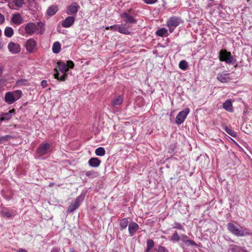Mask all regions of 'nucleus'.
Listing matches in <instances>:
<instances>
[{
  "label": "nucleus",
  "instance_id": "f03ea898",
  "mask_svg": "<svg viewBox=\"0 0 252 252\" xmlns=\"http://www.w3.org/2000/svg\"><path fill=\"white\" fill-rule=\"evenodd\" d=\"M44 24L41 22L34 23H28L25 27V31L27 33L32 35L34 33L42 34L44 32Z\"/></svg>",
  "mask_w": 252,
  "mask_h": 252
},
{
  "label": "nucleus",
  "instance_id": "412c9836",
  "mask_svg": "<svg viewBox=\"0 0 252 252\" xmlns=\"http://www.w3.org/2000/svg\"><path fill=\"white\" fill-rule=\"evenodd\" d=\"M101 163L100 160L96 158H91L88 162L89 165L93 167H97L99 166Z\"/></svg>",
  "mask_w": 252,
  "mask_h": 252
},
{
  "label": "nucleus",
  "instance_id": "473e14b6",
  "mask_svg": "<svg viewBox=\"0 0 252 252\" xmlns=\"http://www.w3.org/2000/svg\"><path fill=\"white\" fill-rule=\"evenodd\" d=\"M231 251L232 252H244L246 251L244 250L240 247L234 246L232 248Z\"/></svg>",
  "mask_w": 252,
  "mask_h": 252
},
{
  "label": "nucleus",
  "instance_id": "6ab92c4d",
  "mask_svg": "<svg viewBox=\"0 0 252 252\" xmlns=\"http://www.w3.org/2000/svg\"><path fill=\"white\" fill-rule=\"evenodd\" d=\"M139 226L135 222H131L128 225V231L130 236H133L138 229Z\"/></svg>",
  "mask_w": 252,
  "mask_h": 252
},
{
  "label": "nucleus",
  "instance_id": "a211bd4d",
  "mask_svg": "<svg viewBox=\"0 0 252 252\" xmlns=\"http://www.w3.org/2000/svg\"><path fill=\"white\" fill-rule=\"evenodd\" d=\"M15 114L14 109L9 110L8 112L4 113L0 115V121H7L11 119L12 115Z\"/></svg>",
  "mask_w": 252,
  "mask_h": 252
},
{
  "label": "nucleus",
  "instance_id": "2eb2a0df",
  "mask_svg": "<svg viewBox=\"0 0 252 252\" xmlns=\"http://www.w3.org/2000/svg\"><path fill=\"white\" fill-rule=\"evenodd\" d=\"M11 21L14 25H19L23 23L24 20L20 14L16 13L12 15Z\"/></svg>",
  "mask_w": 252,
  "mask_h": 252
},
{
  "label": "nucleus",
  "instance_id": "1a4fd4ad",
  "mask_svg": "<svg viewBox=\"0 0 252 252\" xmlns=\"http://www.w3.org/2000/svg\"><path fill=\"white\" fill-rule=\"evenodd\" d=\"M190 110L189 108H186L183 111L180 112L176 117V123L180 125L184 123L189 113Z\"/></svg>",
  "mask_w": 252,
  "mask_h": 252
},
{
  "label": "nucleus",
  "instance_id": "393cba45",
  "mask_svg": "<svg viewBox=\"0 0 252 252\" xmlns=\"http://www.w3.org/2000/svg\"><path fill=\"white\" fill-rule=\"evenodd\" d=\"M61 49V45L59 42H55L52 46V50L53 53L57 54L60 52Z\"/></svg>",
  "mask_w": 252,
  "mask_h": 252
},
{
  "label": "nucleus",
  "instance_id": "09e8293b",
  "mask_svg": "<svg viewBox=\"0 0 252 252\" xmlns=\"http://www.w3.org/2000/svg\"><path fill=\"white\" fill-rule=\"evenodd\" d=\"M18 252H28L27 251L24 249H20L19 250Z\"/></svg>",
  "mask_w": 252,
  "mask_h": 252
},
{
  "label": "nucleus",
  "instance_id": "5701e85b",
  "mask_svg": "<svg viewBox=\"0 0 252 252\" xmlns=\"http://www.w3.org/2000/svg\"><path fill=\"white\" fill-rule=\"evenodd\" d=\"M58 11V7L56 5H52L50 6L47 10V14L48 15L52 16L56 14Z\"/></svg>",
  "mask_w": 252,
  "mask_h": 252
},
{
  "label": "nucleus",
  "instance_id": "423d86ee",
  "mask_svg": "<svg viewBox=\"0 0 252 252\" xmlns=\"http://www.w3.org/2000/svg\"><path fill=\"white\" fill-rule=\"evenodd\" d=\"M182 23V21L180 18L172 16L168 19L166 26L169 28V32L172 33L175 29Z\"/></svg>",
  "mask_w": 252,
  "mask_h": 252
},
{
  "label": "nucleus",
  "instance_id": "603ef678",
  "mask_svg": "<svg viewBox=\"0 0 252 252\" xmlns=\"http://www.w3.org/2000/svg\"><path fill=\"white\" fill-rule=\"evenodd\" d=\"M2 71H3L2 67L0 66V74L2 73Z\"/></svg>",
  "mask_w": 252,
  "mask_h": 252
},
{
  "label": "nucleus",
  "instance_id": "a19ab883",
  "mask_svg": "<svg viewBox=\"0 0 252 252\" xmlns=\"http://www.w3.org/2000/svg\"><path fill=\"white\" fill-rule=\"evenodd\" d=\"M186 243L188 244L189 245H191V246H197L195 242L191 240H187Z\"/></svg>",
  "mask_w": 252,
  "mask_h": 252
},
{
  "label": "nucleus",
  "instance_id": "dca6fc26",
  "mask_svg": "<svg viewBox=\"0 0 252 252\" xmlns=\"http://www.w3.org/2000/svg\"><path fill=\"white\" fill-rule=\"evenodd\" d=\"M75 18L73 16H68L63 21L62 25L63 27L68 28L70 27L74 23Z\"/></svg>",
  "mask_w": 252,
  "mask_h": 252
},
{
  "label": "nucleus",
  "instance_id": "9b49d317",
  "mask_svg": "<svg viewBox=\"0 0 252 252\" xmlns=\"http://www.w3.org/2000/svg\"><path fill=\"white\" fill-rule=\"evenodd\" d=\"M9 51L12 54H19L21 52V46L19 44L10 42L7 46Z\"/></svg>",
  "mask_w": 252,
  "mask_h": 252
},
{
  "label": "nucleus",
  "instance_id": "c756f323",
  "mask_svg": "<svg viewBox=\"0 0 252 252\" xmlns=\"http://www.w3.org/2000/svg\"><path fill=\"white\" fill-rule=\"evenodd\" d=\"M128 223V221L127 219L125 218L121 220L120 226L122 229H124L126 227Z\"/></svg>",
  "mask_w": 252,
  "mask_h": 252
},
{
  "label": "nucleus",
  "instance_id": "6e6552de",
  "mask_svg": "<svg viewBox=\"0 0 252 252\" xmlns=\"http://www.w3.org/2000/svg\"><path fill=\"white\" fill-rule=\"evenodd\" d=\"M25 48L29 53H34L37 49V43L33 38H30L27 40L25 43Z\"/></svg>",
  "mask_w": 252,
  "mask_h": 252
},
{
  "label": "nucleus",
  "instance_id": "2f4dec72",
  "mask_svg": "<svg viewBox=\"0 0 252 252\" xmlns=\"http://www.w3.org/2000/svg\"><path fill=\"white\" fill-rule=\"evenodd\" d=\"M27 83V80L24 79H20L16 82V86L17 87H21L26 85Z\"/></svg>",
  "mask_w": 252,
  "mask_h": 252
},
{
  "label": "nucleus",
  "instance_id": "20e7f679",
  "mask_svg": "<svg viewBox=\"0 0 252 252\" xmlns=\"http://www.w3.org/2000/svg\"><path fill=\"white\" fill-rule=\"evenodd\" d=\"M22 92L20 90L7 92L5 94L4 99L8 104H12L22 96Z\"/></svg>",
  "mask_w": 252,
  "mask_h": 252
},
{
  "label": "nucleus",
  "instance_id": "7c9ffc66",
  "mask_svg": "<svg viewBox=\"0 0 252 252\" xmlns=\"http://www.w3.org/2000/svg\"><path fill=\"white\" fill-rule=\"evenodd\" d=\"M188 64L187 62L185 60L180 61L179 64V66L180 68L183 70H186L188 67Z\"/></svg>",
  "mask_w": 252,
  "mask_h": 252
},
{
  "label": "nucleus",
  "instance_id": "cd10ccee",
  "mask_svg": "<svg viewBox=\"0 0 252 252\" xmlns=\"http://www.w3.org/2000/svg\"><path fill=\"white\" fill-rule=\"evenodd\" d=\"M123 101V99L121 95H119L112 101V104L113 106L120 105Z\"/></svg>",
  "mask_w": 252,
  "mask_h": 252
},
{
  "label": "nucleus",
  "instance_id": "58836bf2",
  "mask_svg": "<svg viewBox=\"0 0 252 252\" xmlns=\"http://www.w3.org/2000/svg\"><path fill=\"white\" fill-rule=\"evenodd\" d=\"M144 2L148 4H152L158 1V0H143Z\"/></svg>",
  "mask_w": 252,
  "mask_h": 252
},
{
  "label": "nucleus",
  "instance_id": "aec40b11",
  "mask_svg": "<svg viewBox=\"0 0 252 252\" xmlns=\"http://www.w3.org/2000/svg\"><path fill=\"white\" fill-rule=\"evenodd\" d=\"M222 107L225 110L229 112H233V108L232 106V101L230 99H227L226 100L222 105Z\"/></svg>",
  "mask_w": 252,
  "mask_h": 252
},
{
  "label": "nucleus",
  "instance_id": "5fc2aeb1",
  "mask_svg": "<svg viewBox=\"0 0 252 252\" xmlns=\"http://www.w3.org/2000/svg\"><path fill=\"white\" fill-rule=\"evenodd\" d=\"M244 252H247V251H245Z\"/></svg>",
  "mask_w": 252,
  "mask_h": 252
},
{
  "label": "nucleus",
  "instance_id": "7ed1b4c3",
  "mask_svg": "<svg viewBox=\"0 0 252 252\" xmlns=\"http://www.w3.org/2000/svg\"><path fill=\"white\" fill-rule=\"evenodd\" d=\"M227 228L231 233L237 236L243 237L252 234L248 229L246 228H238L232 223L228 224Z\"/></svg>",
  "mask_w": 252,
  "mask_h": 252
},
{
  "label": "nucleus",
  "instance_id": "f704fd0d",
  "mask_svg": "<svg viewBox=\"0 0 252 252\" xmlns=\"http://www.w3.org/2000/svg\"><path fill=\"white\" fill-rule=\"evenodd\" d=\"M11 138V136L9 135H6L4 136H2L0 137V144L3 143L5 141H8Z\"/></svg>",
  "mask_w": 252,
  "mask_h": 252
},
{
  "label": "nucleus",
  "instance_id": "49530a36",
  "mask_svg": "<svg viewBox=\"0 0 252 252\" xmlns=\"http://www.w3.org/2000/svg\"><path fill=\"white\" fill-rule=\"evenodd\" d=\"M59 252V249L58 248L55 247L52 249L51 252Z\"/></svg>",
  "mask_w": 252,
  "mask_h": 252
},
{
  "label": "nucleus",
  "instance_id": "c85d7f7f",
  "mask_svg": "<svg viewBox=\"0 0 252 252\" xmlns=\"http://www.w3.org/2000/svg\"><path fill=\"white\" fill-rule=\"evenodd\" d=\"M95 154L98 156H103L105 154V151L103 147H98L95 149Z\"/></svg>",
  "mask_w": 252,
  "mask_h": 252
},
{
  "label": "nucleus",
  "instance_id": "c9c22d12",
  "mask_svg": "<svg viewBox=\"0 0 252 252\" xmlns=\"http://www.w3.org/2000/svg\"><path fill=\"white\" fill-rule=\"evenodd\" d=\"M173 228H176L180 230H184L183 226L182 225V224L178 222H175L173 224Z\"/></svg>",
  "mask_w": 252,
  "mask_h": 252
},
{
  "label": "nucleus",
  "instance_id": "79ce46f5",
  "mask_svg": "<svg viewBox=\"0 0 252 252\" xmlns=\"http://www.w3.org/2000/svg\"><path fill=\"white\" fill-rule=\"evenodd\" d=\"M47 82L46 80H43L42 81L41 83V85L42 86V88H45L47 86Z\"/></svg>",
  "mask_w": 252,
  "mask_h": 252
},
{
  "label": "nucleus",
  "instance_id": "bb28decb",
  "mask_svg": "<svg viewBox=\"0 0 252 252\" xmlns=\"http://www.w3.org/2000/svg\"><path fill=\"white\" fill-rule=\"evenodd\" d=\"M180 239V237L178 235L177 231H175L171 236L169 237V240L172 242L176 243L178 242Z\"/></svg>",
  "mask_w": 252,
  "mask_h": 252
},
{
  "label": "nucleus",
  "instance_id": "f8f14e48",
  "mask_svg": "<svg viewBox=\"0 0 252 252\" xmlns=\"http://www.w3.org/2000/svg\"><path fill=\"white\" fill-rule=\"evenodd\" d=\"M50 148V145L49 143H44L41 144L37 149V153L40 156H43L48 153Z\"/></svg>",
  "mask_w": 252,
  "mask_h": 252
},
{
  "label": "nucleus",
  "instance_id": "39448f33",
  "mask_svg": "<svg viewBox=\"0 0 252 252\" xmlns=\"http://www.w3.org/2000/svg\"><path fill=\"white\" fill-rule=\"evenodd\" d=\"M219 60L229 64H233L236 62V60L231 55V53L225 49H221L220 51Z\"/></svg>",
  "mask_w": 252,
  "mask_h": 252
},
{
  "label": "nucleus",
  "instance_id": "8fccbe9b",
  "mask_svg": "<svg viewBox=\"0 0 252 252\" xmlns=\"http://www.w3.org/2000/svg\"><path fill=\"white\" fill-rule=\"evenodd\" d=\"M7 0H0V2L1 3H5L6 2Z\"/></svg>",
  "mask_w": 252,
  "mask_h": 252
},
{
  "label": "nucleus",
  "instance_id": "ddd939ff",
  "mask_svg": "<svg viewBox=\"0 0 252 252\" xmlns=\"http://www.w3.org/2000/svg\"><path fill=\"white\" fill-rule=\"evenodd\" d=\"M79 6L76 3H72L69 5L66 9V13L68 15H76L79 10Z\"/></svg>",
  "mask_w": 252,
  "mask_h": 252
},
{
  "label": "nucleus",
  "instance_id": "4468645a",
  "mask_svg": "<svg viewBox=\"0 0 252 252\" xmlns=\"http://www.w3.org/2000/svg\"><path fill=\"white\" fill-rule=\"evenodd\" d=\"M120 16L126 23L135 24L137 22V20L133 17L126 12L121 13Z\"/></svg>",
  "mask_w": 252,
  "mask_h": 252
},
{
  "label": "nucleus",
  "instance_id": "9d476101",
  "mask_svg": "<svg viewBox=\"0 0 252 252\" xmlns=\"http://www.w3.org/2000/svg\"><path fill=\"white\" fill-rule=\"evenodd\" d=\"M84 199V196L82 195H80L77 197L76 199L69 205L67 212L68 213L73 212L80 206Z\"/></svg>",
  "mask_w": 252,
  "mask_h": 252
},
{
  "label": "nucleus",
  "instance_id": "4c0bfd02",
  "mask_svg": "<svg viewBox=\"0 0 252 252\" xmlns=\"http://www.w3.org/2000/svg\"><path fill=\"white\" fill-rule=\"evenodd\" d=\"M158 252H168V250L163 246H159L158 250Z\"/></svg>",
  "mask_w": 252,
  "mask_h": 252
},
{
  "label": "nucleus",
  "instance_id": "3c124183",
  "mask_svg": "<svg viewBox=\"0 0 252 252\" xmlns=\"http://www.w3.org/2000/svg\"><path fill=\"white\" fill-rule=\"evenodd\" d=\"M70 252H77L74 249L71 248L69 250Z\"/></svg>",
  "mask_w": 252,
  "mask_h": 252
},
{
  "label": "nucleus",
  "instance_id": "ea45409f",
  "mask_svg": "<svg viewBox=\"0 0 252 252\" xmlns=\"http://www.w3.org/2000/svg\"><path fill=\"white\" fill-rule=\"evenodd\" d=\"M180 238H181L182 241L186 243L188 240V237L185 234H182Z\"/></svg>",
  "mask_w": 252,
  "mask_h": 252
},
{
  "label": "nucleus",
  "instance_id": "f3484780",
  "mask_svg": "<svg viewBox=\"0 0 252 252\" xmlns=\"http://www.w3.org/2000/svg\"><path fill=\"white\" fill-rule=\"evenodd\" d=\"M217 79L221 83H227L231 80L229 73H219L218 74Z\"/></svg>",
  "mask_w": 252,
  "mask_h": 252
},
{
  "label": "nucleus",
  "instance_id": "e433bc0d",
  "mask_svg": "<svg viewBox=\"0 0 252 252\" xmlns=\"http://www.w3.org/2000/svg\"><path fill=\"white\" fill-rule=\"evenodd\" d=\"M25 0H13V2L15 5L18 7H21L24 3Z\"/></svg>",
  "mask_w": 252,
  "mask_h": 252
},
{
  "label": "nucleus",
  "instance_id": "de8ad7c7",
  "mask_svg": "<svg viewBox=\"0 0 252 252\" xmlns=\"http://www.w3.org/2000/svg\"><path fill=\"white\" fill-rule=\"evenodd\" d=\"M92 175H93V172L91 171H87L86 173V175L87 176H91Z\"/></svg>",
  "mask_w": 252,
  "mask_h": 252
},
{
  "label": "nucleus",
  "instance_id": "f257e3e1",
  "mask_svg": "<svg viewBox=\"0 0 252 252\" xmlns=\"http://www.w3.org/2000/svg\"><path fill=\"white\" fill-rule=\"evenodd\" d=\"M74 65V63L71 61H67L66 63L63 62H58V68L55 69L56 71L54 74L55 78L59 80H64L67 76V72L68 68H72Z\"/></svg>",
  "mask_w": 252,
  "mask_h": 252
},
{
  "label": "nucleus",
  "instance_id": "0eeeda50",
  "mask_svg": "<svg viewBox=\"0 0 252 252\" xmlns=\"http://www.w3.org/2000/svg\"><path fill=\"white\" fill-rule=\"evenodd\" d=\"M109 29L112 30L114 31H118L119 32L125 34H129L130 33V31L128 28L122 24L116 25L106 28V30Z\"/></svg>",
  "mask_w": 252,
  "mask_h": 252
},
{
  "label": "nucleus",
  "instance_id": "a18cd8bd",
  "mask_svg": "<svg viewBox=\"0 0 252 252\" xmlns=\"http://www.w3.org/2000/svg\"><path fill=\"white\" fill-rule=\"evenodd\" d=\"M4 215L7 218H10L11 217V215L10 214V213L8 212H5L4 213Z\"/></svg>",
  "mask_w": 252,
  "mask_h": 252
},
{
  "label": "nucleus",
  "instance_id": "b1692460",
  "mask_svg": "<svg viewBox=\"0 0 252 252\" xmlns=\"http://www.w3.org/2000/svg\"><path fill=\"white\" fill-rule=\"evenodd\" d=\"M4 35L7 37H11L14 34V31L13 29L10 27H7L5 28L4 31Z\"/></svg>",
  "mask_w": 252,
  "mask_h": 252
},
{
  "label": "nucleus",
  "instance_id": "72a5a7b5",
  "mask_svg": "<svg viewBox=\"0 0 252 252\" xmlns=\"http://www.w3.org/2000/svg\"><path fill=\"white\" fill-rule=\"evenodd\" d=\"M225 129V131H226V132L228 134H229V135H230L231 136H232V137H235L237 136V133L234 130L230 129L229 128H228L227 127H226Z\"/></svg>",
  "mask_w": 252,
  "mask_h": 252
},
{
  "label": "nucleus",
  "instance_id": "a878e982",
  "mask_svg": "<svg viewBox=\"0 0 252 252\" xmlns=\"http://www.w3.org/2000/svg\"><path fill=\"white\" fill-rule=\"evenodd\" d=\"M155 243L152 239H148L147 241V248L145 252H150L154 248Z\"/></svg>",
  "mask_w": 252,
  "mask_h": 252
},
{
  "label": "nucleus",
  "instance_id": "864d4df0",
  "mask_svg": "<svg viewBox=\"0 0 252 252\" xmlns=\"http://www.w3.org/2000/svg\"><path fill=\"white\" fill-rule=\"evenodd\" d=\"M1 30H0V36L1 35Z\"/></svg>",
  "mask_w": 252,
  "mask_h": 252
},
{
  "label": "nucleus",
  "instance_id": "4be33fe9",
  "mask_svg": "<svg viewBox=\"0 0 252 252\" xmlns=\"http://www.w3.org/2000/svg\"><path fill=\"white\" fill-rule=\"evenodd\" d=\"M156 34L157 36L160 37L167 36L168 35V31L165 28H161L158 29L156 32Z\"/></svg>",
  "mask_w": 252,
  "mask_h": 252
},
{
  "label": "nucleus",
  "instance_id": "37998d69",
  "mask_svg": "<svg viewBox=\"0 0 252 252\" xmlns=\"http://www.w3.org/2000/svg\"><path fill=\"white\" fill-rule=\"evenodd\" d=\"M5 21L4 16L0 13V24H2Z\"/></svg>",
  "mask_w": 252,
  "mask_h": 252
},
{
  "label": "nucleus",
  "instance_id": "c03bdc74",
  "mask_svg": "<svg viewBox=\"0 0 252 252\" xmlns=\"http://www.w3.org/2000/svg\"><path fill=\"white\" fill-rule=\"evenodd\" d=\"M29 3H30L31 6H34V7H35L36 4L34 2V0H28Z\"/></svg>",
  "mask_w": 252,
  "mask_h": 252
}]
</instances>
